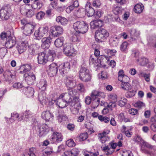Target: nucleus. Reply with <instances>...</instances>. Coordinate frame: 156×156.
<instances>
[{"label":"nucleus","mask_w":156,"mask_h":156,"mask_svg":"<svg viewBox=\"0 0 156 156\" xmlns=\"http://www.w3.org/2000/svg\"><path fill=\"white\" fill-rule=\"evenodd\" d=\"M73 27L76 31V34L86 33L88 29V24L83 21H77L74 23Z\"/></svg>","instance_id":"nucleus-1"},{"label":"nucleus","mask_w":156,"mask_h":156,"mask_svg":"<svg viewBox=\"0 0 156 156\" xmlns=\"http://www.w3.org/2000/svg\"><path fill=\"white\" fill-rule=\"evenodd\" d=\"M117 146L119 147L122 146V144L121 140L118 142L117 143L110 142L108 145H105L102 148L103 150L105 152L106 155H111L114 151L115 149Z\"/></svg>","instance_id":"nucleus-2"},{"label":"nucleus","mask_w":156,"mask_h":156,"mask_svg":"<svg viewBox=\"0 0 156 156\" xmlns=\"http://www.w3.org/2000/svg\"><path fill=\"white\" fill-rule=\"evenodd\" d=\"M108 32L105 29H102L96 31L95 35V39L98 42H102L109 36Z\"/></svg>","instance_id":"nucleus-3"},{"label":"nucleus","mask_w":156,"mask_h":156,"mask_svg":"<svg viewBox=\"0 0 156 156\" xmlns=\"http://www.w3.org/2000/svg\"><path fill=\"white\" fill-rule=\"evenodd\" d=\"M80 78L83 81L87 82L90 81L91 77L89 71L84 67H82L79 71Z\"/></svg>","instance_id":"nucleus-4"},{"label":"nucleus","mask_w":156,"mask_h":156,"mask_svg":"<svg viewBox=\"0 0 156 156\" xmlns=\"http://www.w3.org/2000/svg\"><path fill=\"white\" fill-rule=\"evenodd\" d=\"M63 30L62 28L60 26H55L51 27L50 31L52 36L56 37L62 34Z\"/></svg>","instance_id":"nucleus-5"},{"label":"nucleus","mask_w":156,"mask_h":156,"mask_svg":"<svg viewBox=\"0 0 156 156\" xmlns=\"http://www.w3.org/2000/svg\"><path fill=\"white\" fill-rule=\"evenodd\" d=\"M53 58L52 55H49L48 57L46 55L45 50L41 52L40 55V64H44L48 61H52Z\"/></svg>","instance_id":"nucleus-6"},{"label":"nucleus","mask_w":156,"mask_h":156,"mask_svg":"<svg viewBox=\"0 0 156 156\" xmlns=\"http://www.w3.org/2000/svg\"><path fill=\"white\" fill-rule=\"evenodd\" d=\"M35 27L34 25L31 22L25 26L22 27V28L24 30L23 33L26 36H29L32 33Z\"/></svg>","instance_id":"nucleus-7"},{"label":"nucleus","mask_w":156,"mask_h":156,"mask_svg":"<svg viewBox=\"0 0 156 156\" xmlns=\"http://www.w3.org/2000/svg\"><path fill=\"white\" fill-rule=\"evenodd\" d=\"M63 50L65 54L68 56H71L74 51L72 44L69 43L64 44Z\"/></svg>","instance_id":"nucleus-8"},{"label":"nucleus","mask_w":156,"mask_h":156,"mask_svg":"<svg viewBox=\"0 0 156 156\" xmlns=\"http://www.w3.org/2000/svg\"><path fill=\"white\" fill-rule=\"evenodd\" d=\"M58 66L56 63H52L49 66L48 70V75L50 77L55 76L58 72Z\"/></svg>","instance_id":"nucleus-9"},{"label":"nucleus","mask_w":156,"mask_h":156,"mask_svg":"<svg viewBox=\"0 0 156 156\" xmlns=\"http://www.w3.org/2000/svg\"><path fill=\"white\" fill-rule=\"evenodd\" d=\"M9 9L7 7H2L0 10V17L2 20H8L9 16Z\"/></svg>","instance_id":"nucleus-10"},{"label":"nucleus","mask_w":156,"mask_h":156,"mask_svg":"<svg viewBox=\"0 0 156 156\" xmlns=\"http://www.w3.org/2000/svg\"><path fill=\"white\" fill-rule=\"evenodd\" d=\"M70 65L68 62L61 64L59 66V71L62 74H65L67 73L70 68Z\"/></svg>","instance_id":"nucleus-11"},{"label":"nucleus","mask_w":156,"mask_h":156,"mask_svg":"<svg viewBox=\"0 0 156 156\" xmlns=\"http://www.w3.org/2000/svg\"><path fill=\"white\" fill-rule=\"evenodd\" d=\"M24 76L25 77V80L29 85L32 84L36 78L35 76L32 73H25Z\"/></svg>","instance_id":"nucleus-12"},{"label":"nucleus","mask_w":156,"mask_h":156,"mask_svg":"<svg viewBox=\"0 0 156 156\" xmlns=\"http://www.w3.org/2000/svg\"><path fill=\"white\" fill-rule=\"evenodd\" d=\"M66 84L68 89L73 88L76 85V80L69 77H67Z\"/></svg>","instance_id":"nucleus-13"},{"label":"nucleus","mask_w":156,"mask_h":156,"mask_svg":"<svg viewBox=\"0 0 156 156\" xmlns=\"http://www.w3.org/2000/svg\"><path fill=\"white\" fill-rule=\"evenodd\" d=\"M28 45V43L27 41H23L21 43H19L17 44L16 48H17L19 53L21 54L26 49Z\"/></svg>","instance_id":"nucleus-14"},{"label":"nucleus","mask_w":156,"mask_h":156,"mask_svg":"<svg viewBox=\"0 0 156 156\" xmlns=\"http://www.w3.org/2000/svg\"><path fill=\"white\" fill-rule=\"evenodd\" d=\"M16 44V41L15 40L10 36H8L5 43L6 48H11L14 47Z\"/></svg>","instance_id":"nucleus-15"},{"label":"nucleus","mask_w":156,"mask_h":156,"mask_svg":"<svg viewBox=\"0 0 156 156\" xmlns=\"http://www.w3.org/2000/svg\"><path fill=\"white\" fill-rule=\"evenodd\" d=\"M62 96H60L56 101V104L60 108H63L66 107L67 103L62 98Z\"/></svg>","instance_id":"nucleus-16"},{"label":"nucleus","mask_w":156,"mask_h":156,"mask_svg":"<svg viewBox=\"0 0 156 156\" xmlns=\"http://www.w3.org/2000/svg\"><path fill=\"white\" fill-rule=\"evenodd\" d=\"M50 44V41L49 38L45 37L41 40V47L42 49H48Z\"/></svg>","instance_id":"nucleus-17"},{"label":"nucleus","mask_w":156,"mask_h":156,"mask_svg":"<svg viewBox=\"0 0 156 156\" xmlns=\"http://www.w3.org/2000/svg\"><path fill=\"white\" fill-rule=\"evenodd\" d=\"M79 152L78 149L74 148L71 151H65L63 156H77L79 154Z\"/></svg>","instance_id":"nucleus-18"},{"label":"nucleus","mask_w":156,"mask_h":156,"mask_svg":"<svg viewBox=\"0 0 156 156\" xmlns=\"http://www.w3.org/2000/svg\"><path fill=\"white\" fill-rule=\"evenodd\" d=\"M41 117L46 121H49L53 119V116L49 111H46L42 112Z\"/></svg>","instance_id":"nucleus-19"},{"label":"nucleus","mask_w":156,"mask_h":156,"mask_svg":"<svg viewBox=\"0 0 156 156\" xmlns=\"http://www.w3.org/2000/svg\"><path fill=\"white\" fill-rule=\"evenodd\" d=\"M51 139L53 140L54 142L58 143L62 141L63 138L60 133L56 132L53 133Z\"/></svg>","instance_id":"nucleus-20"},{"label":"nucleus","mask_w":156,"mask_h":156,"mask_svg":"<svg viewBox=\"0 0 156 156\" xmlns=\"http://www.w3.org/2000/svg\"><path fill=\"white\" fill-rule=\"evenodd\" d=\"M90 25L91 29H96L102 26V22L101 20H94L90 23Z\"/></svg>","instance_id":"nucleus-21"},{"label":"nucleus","mask_w":156,"mask_h":156,"mask_svg":"<svg viewBox=\"0 0 156 156\" xmlns=\"http://www.w3.org/2000/svg\"><path fill=\"white\" fill-rule=\"evenodd\" d=\"M24 94L27 97L30 98L33 96L34 93V89L30 87H25L24 88Z\"/></svg>","instance_id":"nucleus-22"},{"label":"nucleus","mask_w":156,"mask_h":156,"mask_svg":"<svg viewBox=\"0 0 156 156\" xmlns=\"http://www.w3.org/2000/svg\"><path fill=\"white\" fill-rule=\"evenodd\" d=\"M31 69V66L30 64H26L20 66V69L21 70L20 73H26V72H27L30 71Z\"/></svg>","instance_id":"nucleus-23"},{"label":"nucleus","mask_w":156,"mask_h":156,"mask_svg":"<svg viewBox=\"0 0 156 156\" xmlns=\"http://www.w3.org/2000/svg\"><path fill=\"white\" fill-rule=\"evenodd\" d=\"M137 63L141 66H145L148 62V59L144 57H142L139 59H136Z\"/></svg>","instance_id":"nucleus-24"},{"label":"nucleus","mask_w":156,"mask_h":156,"mask_svg":"<svg viewBox=\"0 0 156 156\" xmlns=\"http://www.w3.org/2000/svg\"><path fill=\"white\" fill-rule=\"evenodd\" d=\"M60 96H62V98L65 102L68 104H69L72 101V98L68 93L62 94Z\"/></svg>","instance_id":"nucleus-25"},{"label":"nucleus","mask_w":156,"mask_h":156,"mask_svg":"<svg viewBox=\"0 0 156 156\" xmlns=\"http://www.w3.org/2000/svg\"><path fill=\"white\" fill-rule=\"evenodd\" d=\"M85 10L88 17L92 16L94 14H95L94 9L90 5L86 6Z\"/></svg>","instance_id":"nucleus-26"},{"label":"nucleus","mask_w":156,"mask_h":156,"mask_svg":"<svg viewBox=\"0 0 156 156\" xmlns=\"http://www.w3.org/2000/svg\"><path fill=\"white\" fill-rule=\"evenodd\" d=\"M33 115V113L30 111L27 110L23 113V117L24 118V120L27 121L29 118L32 117Z\"/></svg>","instance_id":"nucleus-27"},{"label":"nucleus","mask_w":156,"mask_h":156,"mask_svg":"<svg viewBox=\"0 0 156 156\" xmlns=\"http://www.w3.org/2000/svg\"><path fill=\"white\" fill-rule=\"evenodd\" d=\"M64 38L63 37H60L56 39L54 42V44L57 47H61L63 44Z\"/></svg>","instance_id":"nucleus-28"},{"label":"nucleus","mask_w":156,"mask_h":156,"mask_svg":"<svg viewBox=\"0 0 156 156\" xmlns=\"http://www.w3.org/2000/svg\"><path fill=\"white\" fill-rule=\"evenodd\" d=\"M144 8L142 4H137L134 6V11L136 13H140L142 12Z\"/></svg>","instance_id":"nucleus-29"},{"label":"nucleus","mask_w":156,"mask_h":156,"mask_svg":"<svg viewBox=\"0 0 156 156\" xmlns=\"http://www.w3.org/2000/svg\"><path fill=\"white\" fill-rule=\"evenodd\" d=\"M145 147L147 148L152 149L153 148V146L151 145L150 144H148V143L144 141V142L142 144V146L141 147V149L142 150H144V152L145 153H146L147 154H150V152L149 151L147 150L146 149H143V147Z\"/></svg>","instance_id":"nucleus-30"},{"label":"nucleus","mask_w":156,"mask_h":156,"mask_svg":"<svg viewBox=\"0 0 156 156\" xmlns=\"http://www.w3.org/2000/svg\"><path fill=\"white\" fill-rule=\"evenodd\" d=\"M139 76L140 77H143L145 80L147 82H150L151 76L150 73L147 74L143 71H141L140 73Z\"/></svg>","instance_id":"nucleus-31"},{"label":"nucleus","mask_w":156,"mask_h":156,"mask_svg":"<svg viewBox=\"0 0 156 156\" xmlns=\"http://www.w3.org/2000/svg\"><path fill=\"white\" fill-rule=\"evenodd\" d=\"M104 96L103 92L96 90L93 91L91 94V97L93 99L94 98H96V96L103 97Z\"/></svg>","instance_id":"nucleus-32"},{"label":"nucleus","mask_w":156,"mask_h":156,"mask_svg":"<svg viewBox=\"0 0 156 156\" xmlns=\"http://www.w3.org/2000/svg\"><path fill=\"white\" fill-rule=\"evenodd\" d=\"M48 30V27H45L40 28V37L46 36Z\"/></svg>","instance_id":"nucleus-33"},{"label":"nucleus","mask_w":156,"mask_h":156,"mask_svg":"<svg viewBox=\"0 0 156 156\" xmlns=\"http://www.w3.org/2000/svg\"><path fill=\"white\" fill-rule=\"evenodd\" d=\"M56 21L60 22L62 25H65L67 24L68 21L66 18L61 16H58L56 18Z\"/></svg>","instance_id":"nucleus-34"},{"label":"nucleus","mask_w":156,"mask_h":156,"mask_svg":"<svg viewBox=\"0 0 156 156\" xmlns=\"http://www.w3.org/2000/svg\"><path fill=\"white\" fill-rule=\"evenodd\" d=\"M118 80L122 82V83H124L129 82V78L126 75H124V76H118Z\"/></svg>","instance_id":"nucleus-35"},{"label":"nucleus","mask_w":156,"mask_h":156,"mask_svg":"<svg viewBox=\"0 0 156 156\" xmlns=\"http://www.w3.org/2000/svg\"><path fill=\"white\" fill-rule=\"evenodd\" d=\"M98 137L101 142L102 144L105 143L109 140V138L108 136H104L102 134H98Z\"/></svg>","instance_id":"nucleus-36"},{"label":"nucleus","mask_w":156,"mask_h":156,"mask_svg":"<svg viewBox=\"0 0 156 156\" xmlns=\"http://www.w3.org/2000/svg\"><path fill=\"white\" fill-rule=\"evenodd\" d=\"M121 86L122 89L126 90H129L132 88V86L129 82L122 83Z\"/></svg>","instance_id":"nucleus-37"},{"label":"nucleus","mask_w":156,"mask_h":156,"mask_svg":"<svg viewBox=\"0 0 156 156\" xmlns=\"http://www.w3.org/2000/svg\"><path fill=\"white\" fill-rule=\"evenodd\" d=\"M52 153H56V150L54 147H52L50 151H48L46 150L42 151L43 156H48V155L51 154Z\"/></svg>","instance_id":"nucleus-38"},{"label":"nucleus","mask_w":156,"mask_h":156,"mask_svg":"<svg viewBox=\"0 0 156 156\" xmlns=\"http://www.w3.org/2000/svg\"><path fill=\"white\" fill-rule=\"evenodd\" d=\"M77 90L81 93H84L86 91L85 86L82 83H79L77 84Z\"/></svg>","instance_id":"nucleus-39"},{"label":"nucleus","mask_w":156,"mask_h":156,"mask_svg":"<svg viewBox=\"0 0 156 156\" xmlns=\"http://www.w3.org/2000/svg\"><path fill=\"white\" fill-rule=\"evenodd\" d=\"M40 85L41 86V89L42 91H45L46 90L47 86V81L46 80L41 79L40 81Z\"/></svg>","instance_id":"nucleus-40"},{"label":"nucleus","mask_w":156,"mask_h":156,"mask_svg":"<svg viewBox=\"0 0 156 156\" xmlns=\"http://www.w3.org/2000/svg\"><path fill=\"white\" fill-rule=\"evenodd\" d=\"M7 53L6 48L2 47L0 48V58H3Z\"/></svg>","instance_id":"nucleus-41"},{"label":"nucleus","mask_w":156,"mask_h":156,"mask_svg":"<svg viewBox=\"0 0 156 156\" xmlns=\"http://www.w3.org/2000/svg\"><path fill=\"white\" fill-rule=\"evenodd\" d=\"M35 149L34 148L30 149L29 151L28 152L24 153L22 156H36L34 152V150Z\"/></svg>","instance_id":"nucleus-42"},{"label":"nucleus","mask_w":156,"mask_h":156,"mask_svg":"<svg viewBox=\"0 0 156 156\" xmlns=\"http://www.w3.org/2000/svg\"><path fill=\"white\" fill-rule=\"evenodd\" d=\"M66 116L62 113H61L60 112L59 113V114L58 117V121L59 122H62V121H65L66 120Z\"/></svg>","instance_id":"nucleus-43"},{"label":"nucleus","mask_w":156,"mask_h":156,"mask_svg":"<svg viewBox=\"0 0 156 156\" xmlns=\"http://www.w3.org/2000/svg\"><path fill=\"white\" fill-rule=\"evenodd\" d=\"M127 100L124 98H121L120 100L117 102V104L121 107H122L125 105L127 103Z\"/></svg>","instance_id":"nucleus-44"},{"label":"nucleus","mask_w":156,"mask_h":156,"mask_svg":"<svg viewBox=\"0 0 156 156\" xmlns=\"http://www.w3.org/2000/svg\"><path fill=\"white\" fill-rule=\"evenodd\" d=\"M130 33L131 36L138 37L140 35V31H137L135 29H132L130 31Z\"/></svg>","instance_id":"nucleus-45"},{"label":"nucleus","mask_w":156,"mask_h":156,"mask_svg":"<svg viewBox=\"0 0 156 156\" xmlns=\"http://www.w3.org/2000/svg\"><path fill=\"white\" fill-rule=\"evenodd\" d=\"M19 114L17 113L14 112L12 113L11 118L9 119L10 122H13L16 119L19 118Z\"/></svg>","instance_id":"nucleus-46"},{"label":"nucleus","mask_w":156,"mask_h":156,"mask_svg":"<svg viewBox=\"0 0 156 156\" xmlns=\"http://www.w3.org/2000/svg\"><path fill=\"white\" fill-rule=\"evenodd\" d=\"M98 119L101 122H104L105 123H108L109 122L110 119L106 116H103L101 115L98 116Z\"/></svg>","instance_id":"nucleus-47"},{"label":"nucleus","mask_w":156,"mask_h":156,"mask_svg":"<svg viewBox=\"0 0 156 156\" xmlns=\"http://www.w3.org/2000/svg\"><path fill=\"white\" fill-rule=\"evenodd\" d=\"M3 76L5 78H7L9 79L11 78H13V77L14 76L12 74V73L9 71L6 70L5 71V73L3 74Z\"/></svg>","instance_id":"nucleus-48"},{"label":"nucleus","mask_w":156,"mask_h":156,"mask_svg":"<svg viewBox=\"0 0 156 156\" xmlns=\"http://www.w3.org/2000/svg\"><path fill=\"white\" fill-rule=\"evenodd\" d=\"M73 88L68 89V93L72 98L76 96L77 91L75 89L73 90Z\"/></svg>","instance_id":"nucleus-49"},{"label":"nucleus","mask_w":156,"mask_h":156,"mask_svg":"<svg viewBox=\"0 0 156 156\" xmlns=\"http://www.w3.org/2000/svg\"><path fill=\"white\" fill-rule=\"evenodd\" d=\"M92 101L93 105L94 108H95L98 106L100 103V100L98 98H95Z\"/></svg>","instance_id":"nucleus-50"},{"label":"nucleus","mask_w":156,"mask_h":156,"mask_svg":"<svg viewBox=\"0 0 156 156\" xmlns=\"http://www.w3.org/2000/svg\"><path fill=\"white\" fill-rule=\"evenodd\" d=\"M128 44L126 42H123L120 46V50L122 52L126 51L127 49Z\"/></svg>","instance_id":"nucleus-51"},{"label":"nucleus","mask_w":156,"mask_h":156,"mask_svg":"<svg viewBox=\"0 0 156 156\" xmlns=\"http://www.w3.org/2000/svg\"><path fill=\"white\" fill-rule=\"evenodd\" d=\"M66 145L69 147H72L75 146L76 144L72 139L67 140L66 142Z\"/></svg>","instance_id":"nucleus-52"},{"label":"nucleus","mask_w":156,"mask_h":156,"mask_svg":"<svg viewBox=\"0 0 156 156\" xmlns=\"http://www.w3.org/2000/svg\"><path fill=\"white\" fill-rule=\"evenodd\" d=\"M109 99L113 102H116L117 101V96L115 94L113 93L110 94L108 96Z\"/></svg>","instance_id":"nucleus-53"},{"label":"nucleus","mask_w":156,"mask_h":156,"mask_svg":"<svg viewBox=\"0 0 156 156\" xmlns=\"http://www.w3.org/2000/svg\"><path fill=\"white\" fill-rule=\"evenodd\" d=\"M136 94V91L133 90L126 92V96L128 98H131L134 96Z\"/></svg>","instance_id":"nucleus-54"},{"label":"nucleus","mask_w":156,"mask_h":156,"mask_svg":"<svg viewBox=\"0 0 156 156\" xmlns=\"http://www.w3.org/2000/svg\"><path fill=\"white\" fill-rule=\"evenodd\" d=\"M88 137V134L87 133H82L80 135L79 138L80 140H84Z\"/></svg>","instance_id":"nucleus-55"},{"label":"nucleus","mask_w":156,"mask_h":156,"mask_svg":"<svg viewBox=\"0 0 156 156\" xmlns=\"http://www.w3.org/2000/svg\"><path fill=\"white\" fill-rule=\"evenodd\" d=\"M9 32H7L6 33L2 32L0 34V37L1 39L2 40H5L6 39L7 40V38L8 37V36H10L9 34H8V33H9Z\"/></svg>","instance_id":"nucleus-56"},{"label":"nucleus","mask_w":156,"mask_h":156,"mask_svg":"<svg viewBox=\"0 0 156 156\" xmlns=\"http://www.w3.org/2000/svg\"><path fill=\"white\" fill-rule=\"evenodd\" d=\"M133 140L135 142L140 143L141 144H142L144 141L141 138L138 136H135L133 139Z\"/></svg>","instance_id":"nucleus-57"},{"label":"nucleus","mask_w":156,"mask_h":156,"mask_svg":"<svg viewBox=\"0 0 156 156\" xmlns=\"http://www.w3.org/2000/svg\"><path fill=\"white\" fill-rule=\"evenodd\" d=\"M147 64V67L149 71L152 70L154 69V66L153 62L148 61Z\"/></svg>","instance_id":"nucleus-58"},{"label":"nucleus","mask_w":156,"mask_h":156,"mask_svg":"<svg viewBox=\"0 0 156 156\" xmlns=\"http://www.w3.org/2000/svg\"><path fill=\"white\" fill-rule=\"evenodd\" d=\"M26 11L25 15L29 17H31L34 14V12L31 9H27Z\"/></svg>","instance_id":"nucleus-59"},{"label":"nucleus","mask_w":156,"mask_h":156,"mask_svg":"<svg viewBox=\"0 0 156 156\" xmlns=\"http://www.w3.org/2000/svg\"><path fill=\"white\" fill-rule=\"evenodd\" d=\"M73 105L74 108L77 110L78 112L81 107V105L80 102H77L75 103H74Z\"/></svg>","instance_id":"nucleus-60"},{"label":"nucleus","mask_w":156,"mask_h":156,"mask_svg":"<svg viewBox=\"0 0 156 156\" xmlns=\"http://www.w3.org/2000/svg\"><path fill=\"white\" fill-rule=\"evenodd\" d=\"M122 156H133L132 153L130 151H123Z\"/></svg>","instance_id":"nucleus-61"},{"label":"nucleus","mask_w":156,"mask_h":156,"mask_svg":"<svg viewBox=\"0 0 156 156\" xmlns=\"http://www.w3.org/2000/svg\"><path fill=\"white\" fill-rule=\"evenodd\" d=\"M122 9L121 8L117 7L113 10L115 14H118L121 13Z\"/></svg>","instance_id":"nucleus-62"},{"label":"nucleus","mask_w":156,"mask_h":156,"mask_svg":"<svg viewBox=\"0 0 156 156\" xmlns=\"http://www.w3.org/2000/svg\"><path fill=\"white\" fill-rule=\"evenodd\" d=\"M144 104L143 102L139 101L137 102L135 104V106L136 107L140 108L142 107H144Z\"/></svg>","instance_id":"nucleus-63"},{"label":"nucleus","mask_w":156,"mask_h":156,"mask_svg":"<svg viewBox=\"0 0 156 156\" xmlns=\"http://www.w3.org/2000/svg\"><path fill=\"white\" fill-rule=\"evenodd\" d=\"M13 87L14 88L18 89L22 87L23 86L22 83H20L18 82L14 83L13 85Z\"/></svg>","instance_id":"nucleus-64"}]
</instances>
